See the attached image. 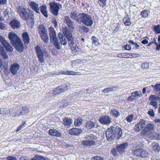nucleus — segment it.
Listing matches in <instances>:
<instances>
[{
  "mask_svg": "<svg viewBox=\"0 0 160 160\" xmlns=\"http://www.w3.org/2000/svg\"><path fill=\"white\" fill-rule=\"evenodd\" d=\"M112 126L108 128L106 132V138L109 141H112L115 138V135Z\"/></svg>",
  "mask_w": 160,
  "mask_h": 160,
  "instance_id": "10",
  "label": "nucleus"
},
{
  "mask_svg": "<svg viewBox=\"0 0 160 160\" xmlns=\"http://www.w3.org/2000/svg\"><path fill=\"white\" fill-rule=\"evenodd\" d=\"M150 148L152 151L156 152H158L160 151V147L159 143L155 142L152 143Z\"/></svg>",
  "mask_w": 160,
  "mask_h": 160,
  "instance_id": "22",
  "label": "nucleus"
},
{
  "mask_svg": "<svg viewBox=\"0 0 160 160\" xmlns=\"http://www.w3.org/2000/svg\"><path fill=\"white\" fill-rule=\"evenodd\" d=\"M63 33L68 41L69 45L71 48L72 53L75 54H77L79 49L74 40V38L70 30L67 28L64 29L63 31Z\"/></svg>",
  "mask_w": 160,
  "mask_h": 160,
  "instance_id": "2",
  "label": "nucleus"
},
{
  "mask_svg": "<svg viewBox=\"0 0 160 160\" xmlns=\"http://www.w3.org/2000/svg\"><path fill=\"white\" fill-rule=\"evenodd\" d=\"M150 105L152 106L155 109L158 108V102L157 101H151L149 104Z\"/></svg>",
  "mask_w": 160,
  "mask_h": 160,
  "instance_id": "49",
  "label": "nucleus"
},
{
  "mask_svg": "<svg viewBox=\"0 0 160 160\" xmlns=\"http://www.w3.org/2000/svg\"><path fill=\"white\" fill-rule=\"evenodd\" d=\"M141 15L143 18H147L148 15V11L144 10L141 12Z\"/></svg>",
  "mask_w": 160,
  "mask_h": 160,
  "instance_id": "44",
  "label": "nucleus"
},
{
  "mask_svg": "<svg viewBox=\"0 0 160 160\" xmlns=\"http://www.w3.org/2000/svg\"><path fill=\"white\" fill-rule=\"evenodd\" d=\"M149 67V63L148 62H145L142 64L141 67L142 69H146Z\"/></svg>",
  "mask_w": 160,
  "mask_h": 160,
  "instance_id": "46",
  "label": "nucleus"
},
{
  "mask_svg": "<svg viewBox=\"0 0 160 160\" xmlns=\"http://www.w3.org/2000/svg\"><path fill=\"white\" fill-rule=\"evenodd\" d=\"M63 122L64 125L69 127L73 122V120L70 118L64 117L63 118Z\"/></svg>",
  "mask_w": 160,
  "mask_h": 160,
  "instance_id": "27",
  "label": "nucleus"
},
{
  "mask_svg": "<svg viewBox=\"0 0 160 160\" xmlns=\"http://www.w3.org/2000/svg\"><path fill=\"white\" fill-rule=\"evenodd\" d=\"M148 114L151 117H153L154 116V113L152 109H150L148 112Z\"/></svg>",
  "mask_w": 160,
  "mask_h": 160,
  "instance_id": "55",
  "label": "nucleus"
},
{
  "mask_svg": "<svg viewBox=\"0 0 160 160\" xmlns=\"http://www.w3.org/2000/svg\"><path fill=\"white\" fill-rule=\"evenodd\" d=\"M43 156L37 154L35 155L31 160H43Z\"/></svg>",
  "mask_w": 160,
  "mask_h": 160,
  "instance_id": "43",
  "label": "nucleus"
},
{
  "mask_svg": "<svg viewBox=\"0 0 160 160\" xmlns=\"http://www.w3.org/2000/svg\"><path fill=\"white\" fill-rule=\"evenodd\" d=\"M91 40L92 41V44L96 46H98L99 44V40L98 38L96 37L93 36L92 37Z\"/></svg>",
  "mask_w": 160,
  "mask_h": 160,
  "instance_id": "39",
  "label": "nucleus"
},
{
  "mask_svg": "<svg viewBox=\"0 0 160 160\" xmlns=\"http://www.w3.org/2000/svg\"><path fill=\"white\" fill-rule=\"evenodd\" d=\"M20 107H16L12 109V111L14 114L15 117L21 116L22 115L27 116L29 112V110L28 108L24 107L22 108V111L19 112Z\"/></svg>",
  "mask_w": 160,
  "mask_h": 160,
  "instance_id": "7",
  "label": "nucleus"
},
{
  "mask_svg": "<svg viewBox=\"0 0 160 160\" xmlns=\"http://www.w3.org/2000/svg\"><path fill=\"white\" fill-rule=\"evenodd\" d=\"M124 48L125 50H130L131 49V46L130 45H126L124 46Z\"/></svg>",
  "mask_w": 160,
  "mask_h": 160,
  "instance_id": "57",
  "label": "nucleus"
},
{
  "mask_svg": "<svg viewBox=\"0 0 160 160\" xmlns=\"http://www.w3.org/2000/svg\"><path fill=\"white\" fill-rule=\"evenodd\" d=\"M85 127L88 129H90L95 127L97 128L99 127L98 125H95V123L92 121H88L85 124Z\"/></svg>",
  "mask_w": 160,
  "mask_h": 160,
  "instance_id": "29",
  "label": "nucleus"
},
{
  "mask_svg": "<svg viewBox=\"0 0 160 160\" xmlns=\"http://www.w3.org/2000/svg\"><path fill=\"white\" fill-rule=\"evenodd\" d=\"M11 43L18 52H23L24 47L23 43L19 37L14 33L11 32Z\"/></svg>",
  "mask_w": 160,
  "mask_h": 160,
  "instance_id": "3",
  "label": "nucleus"
},
{
  "mask_svg": "<svg viewBox=\"0 0 160 160\" xmlns=\"http://www.w3.org/2000/svg\"><path fill=\"white\" fill-rule=\"evenodd\" d=\"M40 11L42 15L46 18L48 17V13L47 11V7L45 5H43L40 6Z\"/></svg>",
  "mask_w": 160,
  "mask_h": 160,
  "instance_id": "26",
  "label": "nucleus"
},
{
  "mask_svg": "<svg viewBox=\"0 0 160 160\" xmlns=\"http://www.w3.org/2000/svg\"><path fill=\"white\" fill-rule=\"evenodd\" d=\"M82 61L80 60L77 59L72 61V67L78 66V64L80 63Z\"/></svg>",
  "mask_w": 160,
  "mask_h": 160,
  "instance_id": "41",
  "label": "nucleus"
},
{
  "mask_svg": "<svg viewBox=\"0 0 160 160\" xmlns=\"http://www.w3.org/2000/svg\"><path fill=\"white\" fill-rule=\"evenodd\" d=\"M64 19L65 22L67 23L69 27H72L73 26L74 22L71 21L68 17H65Z\"/></svg>",
  "mask_w": 160,
  "mask_h": 160,
  "instance_id": "35",
  "label": "nucleus"
},
{
  "mask_svg": "<svg viewBox=\"0 0 160 160\" xmlns=\"http://www.w3.org/2000/svg\"><path fill=\"white\" fill-rule=\"evenodd\" d=\"M28 4L33 11L37 13L40 14V8L38 4L35 1H31L28 2Z\"/></svg>",
  "mask_w": 160,
  "mask_h": 160,
  "instance_id": "13",
  "label": "nucleus"
},
{
  "mask_svg": "<svg viewBox=\"0 0 160 160\" xmlns=\"http://www.w3.org/2000/svg\"><path fill=\"white\" fill-rule=\"evenodd\" d=\"M50 41L57 38L55 29L52 27L49 28Z\"/></svg>",
  "mask_w": 160,
  "mask_h": 160,
  "instance_id": "25",
  "label": "nucleus"
},
{
  "mask_svg": "<svg viewBox=\"0 0 160 160\" xmlns=\"http://www.w3.org/2000/svg\"><path fill=\"white\" fill-rule=\"evenodd\" d=\"M48 133L51 136L57 137H61L62 136V134L60 132L54 129H49L48 131Z\"/></svg>",
  "mask_w": 160,
  "mask_h": 160,
  "instance_id": "21",
  "label": "nucleus"
},
{
  "mask_svg": "<svg viewBox=\"0 0 160 160\" xmlns=\"http://www.w3.org/2000/svg\"><path fill=\"white\" fill-rule=\"evenodd\" d=\"M80 28L83 31L85 32H87L89 31V28L85 26H82Z\"/></svg>",
  "mask_w": 160,
  "mask_h": 160,
  "instance_id": "53",
  "label": "nucleus"
},
{
  "mask_svg": "<svg viewBox=\"0 0 160 160\" xmlns=\"http://www.w3.org/2000/svg\"><path fill=\"white\" fill-rule=\"evenodd\" d=\"M0 42L5 47L6 50L10 51V45L8 42L5 40V38L0 35Z\"/></svg>",
  "mask_w": 160,
  "mask_h": 160,
  "instance_id": "20",
  "label": "nucleus"
},
{
  "mask_svg": "<svg viewBox=\"0 0 160 160\" xmlns=\"http://www.w3.org/2000/svg\"><path fill=\"white\" fill-rule=\"evenodd\" d=\"M146 121L143 119H141L134 127V130L136 132H138L144 128Z\"/></svg>",
  "mask_w": 160,
  "mask_h": 160,
  "instance_id": "11",
  "label": "nucleus"
},
{
  "mask_svg": "<svg viewBox=\"0 0 160 160\" xmlns=\"http://www.w3.org/2000/svg\"><path fill=\"white\" fill-rule=\"evenodd\" d=\"M51 42L53 43V45L57 49L59 50L61 48V46L58 38L51 41Z\"/></svg>",
  "mask_w": 160,
  "mask_h": 160,
  "instance_id": "32",
  "label": "nucleus"
},
{
  "mask_svg": "<svg viewBox=\"0 0 160 160\" xmlns=\"http://www.w3.org/2000/svg\"><path fill=\"white\" fill-rule=\"evenodd\" d=\"M112 118L108 116H102L99 119V121L102 124L108 125L111 122Z\"/></svg>",
  "mask_w": 160,
  "mask_h": 160,
  "instance_id": "15",
  "label": "nucleus"
},
{
  "mask_svg": "<svg viewBox=\"0 0 160 160\" xmlns=\"http://www.w3.org/2000/svg\"><path fill=\"white\" fill-rule=\"evenodd\" d=\"M128 144L127 142L119 144L117 147V150L118 152L120 153H123L126 149L128 147Z\"/></svg>",
  "mask_w": 160,
  "mask_h": 160,
  "instance_id": "18",
  "label": "nucleus"
},
{
  "mask_svg": "<svg viewBox=\"0 0 160 160\" xmlns=\"http://www.w3.org/2000/svg\"><path fill=\"white\" fill-rule=\"evenodd\" d=\"M113 130L114 132L115 136H117V138L120 139L122 136V130L119 127L116 126H112Z\"/></svg>",
  "mask_w": 160,
  "mask_h": 160,
  "instance_id": "16",
  "label": "nucleus"
},
{
  "mask_svg": "<svg viewBox=\"0 0 160 160\" xmlns=\"http://www.w3.org/2000/svg\"><path fill=\"white\" fill-rule=\"evenodd\" d=\"M94 160H104L103 158L98 156H96L94 158Z\"/></svg>",
  "mask_w": 160,
  "mask_h": 160,
  "instance_id": "60",
  "label": "nucleus"
},
{
  "mask_svg": "<svg viewBox=\"0 0 160 160\" xmlns=\"http://www.w3.org/2000/svg\"><path fill=\"white\" fill-rule=\"evenodd\" d=\"M61 43L62 45L64 46H65L67 45L68 43L64 37L63 38H62L61 40H60Z\"/></svg>",
  "mask_w": 160,
  "mask_h": 160,
  "instance_id": "50",
  "label": "nucleus"
},
{
  "mask_svg": "<svg viewBox=\"0 0 160 160\" xmlns=\"http://www.w3.org/2000/svg\"><path fill=\"white\" fill-rule=\"evenodd\" d=\"M110 113L112 117L117 118L120 115V112L115 109H112Z\"/></svg>",
  "mask_w": 160,
  "mask_h": 160,
  "instance_id": "33",
  "label": "nucleus"
},
{
  "mask_svg": "<svg viewBox=\"0 0 160 160\" xmlns=\"http://www.w3.org/2000/svg\"><path fill=\"white\" fill-rule=\"evenodd\" d=\"M68 89V87L67 85L59 86L54 89L53 93L55 95H58L66 91Z\"/></svg>",
  "mask_w": 160,
  "mask_h": 160,
  "instance_id": "14",
  "label": "nucleus"
},
{
  "mask_svg": "<svg viewBox=\"0 0 160 160\" xmlns=\"http://www.w3.org/2000/svg\"><path fill=\"white\" fill-rule=\"evenodd\" d=\"M85 137L88 140L82 141L81 143L82 144L85 146H90L95 144V142L93 140L96 138V136L90 134L87 135Z\"/></svg>",
  "mask_w": 160,
  "mask_h": 160,
  "instance_id": "8",
  "label": "nucleus"
},
{
  "mask_svg": "<svg viewBox=\"0 0 160 160\" xmlns=\"http://www.w3.org/2000/svg\"><path fill=\"white\" fill-rule=\"evenodd\" d=\"M35 49L39 61L42 63L44 62L45 60L43 58V53L46 54L47 56H48V52L46 51L43 52L40 47L38 45L35 47Z\"/></svg>",
  "mask_w": 160,
  "mask_h": 160,
  "instance_id": "9",
  "label": "nucleus"
},
{
  "mask_svg": "<svg viewBox=\"0 0 160 160\" xmlns=\"http://www.w3.org/2000/svg\"><path fill=\"white\" fill-rule=\"evenodd\" d=\"M68 75H76L81 74L78 72H73L71 71H68Z\"/></svg>",
  "mask_w": 160,
  "mask_h": 160,
  "instance_id": "48",
  "label": "nucleus"
},
{
  "mask_svg": "<svg viewBox=\"0 0 160 160\" xmlns=\"http://www.w3.org/2000/svg\"><path fill=\"white\" fill-rule=\"evenodd\" d=\"M131 94L134 98H138L142 96V93L140 91L133 92Z\"/></svg>",
  "mask_w": 160,
  "mask_h": 160,
  "instance_id": "34",
  "label": "nucleus"
},
{
  "mask_svg": "<svg viewBox=\"0 0 160 160\" xmlns=\"http://www.w3.org/2000/svg\"><path fill=\"white\" fill-rule=\"evenodd\" d=\"M133 115H129L126 117L125 119L128 122H131L133 119Z\"/></svg>",
  "mask_w": 160,
  "mask_h": 160,
  "instance_id": "47",
  "label": "nucleus"
},
{
  "mask_svg": "<svg viewBox=\"0 0 160 160\" xmlns=\"http://www.w3.org/2000/svg\"><path fill=\"white\" fill-rule=\"evenodd\" d=\"M160 99V97L155 95H152L150 96L149 100L151 101H158Z\"/></svg>",
  "mask_w": 160,
  "mask_h": 160,
  "instance_id": "40",
  "label": "nucleus"
},
{
  "mask_svg": "<svg viewBox=\"0 0 160 160\" xmlns=\"http://www.w3.org/2000/svg\"><path fill=\"white\" fill-rule=\"evenodd\" d=\"M26 123L25 122H24L23 124H22V125H20L18 127L17 130V132H18L20 131L21 129H22V128H23L24 127H25L26 125Z\"/></svg>",
  "mask_w": 160,
  "mask_h": 160,
  "instance_id": "51",
  "label": "nucleus"
},
{
  "mask_svg": "<svg viewBox=\"0 0 160 160\" xmlns=\"http://www.w3.org/2000/svg\"><path fill=\"white\" fill-rule=\"evenodd\" d=\"M155 129V126L153 123H149L147 124L141 132L144 134H146L149 132H152Z\"/></svg>",
  "mask_w": 160,
  "mask_h": 160,
  "instance_id": "12",
  "label": "nucleus"
},
{
  "mask_svg": "<svg viewBox=\"0 0 160 160\" xmlns=\"http://www.w3.org/2000/svg\"><path fill=\"white\" fill-rule=\"evenodd\" d=\"M83 122V119L80 118H77L74 121V124L76 127H78L81 125Z\"/></svg>",
  "mask_w": 160,
  "mask_h": 160,
  "instance_id": "37",
  "label": "nucleus"
},
{
  "mask_svg": "<svg viewBox=\"0 0 160 160\" xmlns=\"http://www.w3.org/2000/svg\"><path fill=\"white\" fill-rule=\"evenodd\" d=\"M42 40L45 43H48L49 42V37L48 34V32L39 34Z\"/></svg>",
  "mask_w": 160,
  "mask_h": 160,
  "instance_id": "30",
  "label": "nucleus"
},
{
  "mask_svg": "<svg viewBox=\"0 0 160 160\" xmlns=\"http://www.w3.org/2000/svg\"><path fill=\"white\" fill-rule=\"evenodd\" d=\"M7 0H0V5H2L6 2Z\"/></svg>",
  "mask_w": 160,
  "mask_h": 160,
  "instance_id": "63",
  "label": "nucleus"
},
{
  "mask_svg": "<svg viewBox=\"0 0 160 160\" xmlns=\"http://www.w3.org/2000/svg\"><path fill=\"white\" fill-rule=\"evenodd\" d=\"M132 150L133 153L136 156L142 158H146L148 156V152L145 150L140 148L137 143L132 144Z\"/></svg>",
  "mask_w": 160,
  "mask_h": 160,
  "instance_id": "4",
  "label": "nucleus"
},
{
  "mask_svg": "<svg viewBox=\"0 0 160 160\" xmlns=\"http://www.w3.org/2000/svg\"><path fill=\"white\" fill-rule=\"evenodd\" d=\"M11 27L13 29H18L21 27L20 22L16 18H12L11 20Z\"/></svg>",
  "mask_w": 160,
  "mask_h": 160,
  "instance_id": "17",
  "label": "nucleus"
},
{
  "mask_svg": "<svg viewBox=\"0 0 160 160\" xmlns=\"http://www.w3.org/2000/svg\"><path fill=\"white\" fill-rule=\"evenodd\" d=\"M22 40L25 44H28L30 42V38L28 33L24 32L22 35Z\"/></svg>",
  "mask_w": 160,
  "mask_h": 160,
  "instance_id": "19",
  "label": "nucleus"
},
{
  "mask_svg": "<svg viewBox=\"0 0 160 160\" xmlns=\"http://www.w3.org/2000/svg\"><path fill=\"white\" fill-rule=\"evenodd\" d=\"M123 22L126 26H130L131 25L130 19L128 17H125L123 19Z\"/></svg>",
  "mask_w": 160,
  "mask_h": 160,
  "instance_id": "38",
  "label": "nucleus"
},
{
  "mask_svg": "<svg viewBox=\"0 0 160 160\" xmlns=\"http://www.w3.org/2000/svg\"><path fill=\"white\" fill-rule=\"evenodd\" d=\"M20 68V66L17 63H14L11 66V72L13 75L16 74Z\"/></svg>",
  "mask_w": 160,
  "mask_h": 160,
  "instance_id": "23",
  "label": "nucleus"
},
{
  "mask_svg": "<svg viewBox=\"0 0 160 160\" xmlns=\"http://www.w3.org/2000/svg\"><path fill=\"white\" fill-rule=\"evenodd\" d=\"M80 13L78 14L77 11L72 12L70 14V16L71 18L74 20H76L78 23V19L79 18Z\"/></svg>",
  "mask_w": 160,
  "mask_h": 160,
  "instance_id": "28",
  "label": "nucleus"
},
{
  "mask_svg": "<svg viewBox=\"0 0 160 160\" xmlns=\"http://www.w3.org/2000/svg\"><path fill=\"white\" fill-rule=\"evenodd\" d=\"M141 42L143 44H146L148 43V41L146 39H144Z\"/></svg>",
  "mask_w": 160,
  "mask_h": 160,
  "instance_id": "62",
  "label": "nucleus"
},
{
  "mask_svg": "<svg viewBox=\"0 0 160 160\" xmlns=\"http://www.w3.org/2000/svg\"><path fill=\"white\" fill-rule=\"evenodd\" d=\"M79 18L78 19V23H83L85 26L91 27L93 24V21L92 17L89 14L83 12L80 13Z\"/></svg>",
  "mask_w": 160,
  "mask_h": 160,
  "instance_id": "5",
  "label": "nucleus"
},
{
  "mask_svg": "<svg viewBox=\"0 0 160 160\" xmlns=\"http://www.w3.org/2000/svg\"><path fill=\"white\" fill-rule=\"evenodd\" d=\"M160 25H158L157 26H155L154 30L156 31V32L158 33H160Z\"/></svg>",
  "mask_w": 160,
  "mask_h": 160,
  "instance_id": "52",
  "label": "nucleus"
},
{
  "mask_svg": "<svg viewBox=\"0 0 160 160\" xmlns=\"http://www.w3.org/2000/svg\"><path fill=\"white\" fill-rule=\"evenodd\" d=\"M50 9L52 13L55 16H57L59 14V10L62 8V5L55 1L51 2L49 3Z\"/></svg>",
  "mask_w": 160,
  "mask_h": 160,
  "instance_id": "6",
  "label": "nucleus"
},
{
  "mask_svg": "<svg viewBox=\"0 0 160 160\" xmlns=\"http://www.w3.org/2000/svg\"><path fill=\"white\" fill-rule=\"evenodd\" d=\"M20 160H27V158L26 156H24L20 158Z\"/></svg>",
  "mask_w": 160,
  "mask_h": 160,
  "instance_id": "64",
  "label": "nucleus"
},
{
  "mask_svg": "<svg viewBox=\"0 0 160 160\" xmlns=\"http://www.w3.org/2000/svg\"><path fill=\"white\" fill-rule=\"evenodd\" d=\"M125 54L124 53H118L117 55V57L119 58H123L125 57Z\"/></svg>",
  "mask_w": 160,
  "mask_h": 160,
  "instance_id": "58",
  "label": "nucleus"
},
{
  "mask_svg": "<svg viewBox=\"0 0 160 160\" xmlns=\"http://www.w3.org/2000/svg\"><path fill=\"white\" fill-rule=\"evenodd\" d=\"M17 11L21 18L25 20L29 26L32 28L35 23L34 12L32 11L30 14L28 13L27 9L22 7H18Z\"/></svg>",
  "mask_w": 160,
  "mask_h": 160,
  "instance_id": "1",
  "label": "nucleus"
},
{
  "mask_svg": "<svg viewBox=\"0 0 160 160\" xmlns=\"http://www.w3.org/2000/svg\"><path fill=\"white\" fill-rule=\"evenodd\" d=\"M58 37L59 38V39L60 40H61L62 39V38H64L63 36V35L62 33L61 32H59L58 34Z\"/></svg>",
  "mask_w": 160,
  "mask_h": 160,
  "instance_id": "61",
  "label": "nucleus"
},
{
  "mask_svg": "<svg viewBox=\"0 0 160 160\" xmlns=\"http://www.w3.org/2000/svg\"><path fill=\"white\" fill-rule=\"evenodd\" d=\"M106 0H98V3L100 7H104L106 5Z\"/></svg>",
  "mask_w": 160,
  "mask_h": 160,
  "instance_id": "45",
  "label": "nucleus"
},
{
  "mask_svg": "<svg viewBox=\"0 0 160 160\" xmlns=\"http://www.w3.org/2000/svg\"><path fill=\"white\" fill-rule=\"evenodd\" d=\"M116 87H111L108 88L104 89L102 90V92L104 93H106L109 92L111 91H114L116 90L117 89Z\"/></svg>",
  "mask_w": 160,
  "mask_h": 160,
  "instance_id": "36",
  "label": "nucleus"
},
{
  "mask_svg": "<svg viewBox=\"0 0 160 160\" xmlns=\"http://www.w3.org/2000/svg\"><path fill=\"white\" fill-rule=\"evenodd\" d=\"M70 134L72 135L77 136L79 135L82 132L81 129L77 128H72L68 131Z\"/></svg>",
  "mask_w": 160,
  "mask_h": 160,
  "instance_id": "24",
  "label": "nucleus"
},
{
  "mask_svg": "<svg viewBox=\"0 0 160 160\" xmlns=\"http://www.w3.org/2000/svg\"><path fill=\"white\" fill-rule=\"evenodd\" d=\"M155 91L156 92L160 91V84H157L155 85L154 87Z\"/></svg>",
  "mask_w": 160,
  "mask_h": 160,
  "instance_id": "54",
  "label": "nucleus"
},
{
  "mask_svg": "<svg viewBox=\"0 0 160 160\" xmlns=\"http://www.w3.org/2000/svg\"><path fill=\"white\" fill-rule=\"evenodd\" d=\"M0 54L4 59H7L8 58V56L7 55L4 50L2 52V53H0Z\"/></svg>",
  "mask_w": 160,
  "mask_h": 160,
  "instance_id": "56",
  "label": "nucleus"
},
{
  "mask_svg": "<svg viewBox=\"0 0 160 160\" xmlns=\"http://www.w3.org/2000/svg\"><path fill=\"white\" fill-rule=\"evenodd\" d=\"M111 152L114 156H116L117 155V151L115 148H113L112 149L111 151Z\"/></svg>",
  "mask_w": 160,
  "mask_h": 160,
  "instance_id": "59",
  "label": "nucleus"
},
{
  "mask_svg": "<svg viewBox=\"0 0 160 160\" xmlns=\"http://www.w3.org/2000/svg\"><path fill=\"white\" fill-rule=\"evenodd\" d=\"M38 29L39 34L48 32L46 28L42 24L39 25Z\"/></svg>",
  "mask_w": 160,
  "mask_h": 160,
  "instance_id": "31",
  "label": "nucleus"
},
{
  "mask_svg": "<svg viewBox=\"0 0 160 160\" xmlns=\"http://www.w3.org/2000/svg\"><path fill=\"white\" fill-rule=\"evenodd\" d=\"M152 138L154 140H160V134L157 132L153 133Z\"/></svg>",
  "mask_w": 160,
  "mask_h": 160,
  "instance_id": "42",
  "label": "nucleus"
}]
</instances>
